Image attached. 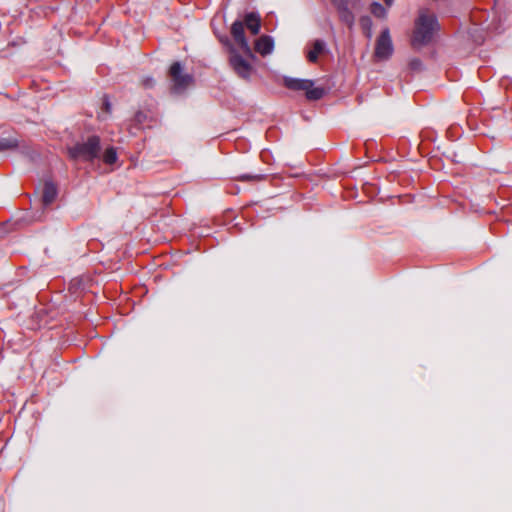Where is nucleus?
<instances>
[{
	"label": "nucleus",
	"mask_w": 512,
	"mask_h": 512,
	"mask_svg": "<svg viewBox=\"0 0 512 512\" xmlns=\"http://www.w3.org/2000/svg\"><path fill=\"white\" fill-rule=\"evenodd\" d=\"M422 63L419 59H413L410 61V67L413 70H419L421 69Z\"/></svg>",
	"instance_id": "20"
},
{
	"label": "nucleus",
	"mask_w": 512,
	"mask_h": 512,
	"mask_svg": "<svg viewBox=\"0 0 512 512\" xmlns=\"http://www.w3.org/2000/svg\"><path fill=\"white\" fill-rule=\"evenodd\" d=\"M384 1H385V3H386L388 6L392 5V2H393V0H384Z\"/></svg>",
	"instance_id": "23"
},
{
	"label": "nucleus",
	"mask_w": 512,
	"mask_h": 512,
	"mask_svg": "<svg viewBox=\"0 0 512 512\" xmlns=\"http://www.w3.org/2000/svg\"><path fill=\"white\" fill-rule=\"evenodd\" d=\"M334 7L342 5L346 3L348 0H330Z\"/></svg>",
	"instance_id": "22"
},
{
	"label": "nucleus",
	"mask_w": 512,
	"mask_h": 512,
	"mask_svg": "<svg viewBox=\"0 0 512 512\" xmlns=\"http://www.w3.org/2000/svg\"><path fill=\"white\" fill-rule=\"evenodd\" d=\"M244 26L253 34L257 35L261 28V18L258 13L250 12L244 17Z\"/></svg>",
	"instance_id": "10"
},
{
	"label": "nucleus",
	"mask_w": 512,
	"mask_h": 512,
	"mask_svg": "<svg viewBox=\"0 0 512 512\" xmlns=\"http://www.w3.org/2000/svg\"><path fill=\"white\" fill-rule=\"evenodd\" d=\"M324 50V42L316 40L313 44L312 49L308 52L307 58L310 62L315 63L318 60L319 55Z\"/></svg>",
	"instance_id": "12"
},
{
	"label": "nucleus",
	"mask_w": 512,
	"mask_h": 512,
	"mask_svg": "<svg viewBox=\"0 0 512 512\" xmlns=\"http://www.w3.org/2000/svg\"><path fill=\"white\" fill-rule=\"evenodd\" d=\"M147 120V114L143 111H138L136 114H135V121L138 123V124H144Z\"/></svg>",
	"instance_id": "18"
},
{
	"label": "nucleus",
	"mask_w": 512,
	"mask_h": 512,
	"mask_svg": "<svg viewBox=\"0 0 512 512\" xmlns=\"http://www.w3.org/2000/svg\"><path fill=\"white\" fill-rule=\"evenodd\" d=\"M335 8L338 12L340 21L346 24L349 29H352L355 23V16L351 9L349 8L348 1Z\"/></svg>",
	"instance_id": "9"
},
{
	"label": "nucleus",
	"mask_w": 512,
	"mask_h": 512,
	"mask_svg": "<svg viewBox=\"0 0 512 512\" xmlns=\"http://www.w3.org/2000/svg\"><path fill=\"white\" fill-rule=\"evenodd\" d=\"M371 13L377 18H385L387 15V11L384 6L378 2H373L371 4Z\"/></svg>",
	"instance_id": "15"
},
{
	"label": "nucleus",
	"mask_w": 512,
	"mask_h": 512,
	"mask_svg": "<svg viewBox=\"0 0 512 512\" xmlns=\"http://www.w3.org/2000/svg\"><path fill=\"white\" fill-rule=\"evenodd\" d=\"M284 86L293 91H304L308 100H320L325 95V89L314 87V81L309 79L284 78Z\"/></svg>",
	"instance_id": "3"
},
{
	"label": "nucleus",
	"mask_w": 512,
	"mask_h": 512,
	"mask_svg": "<svg viewBox=\"0 0 512 512\" xmlns=\"http://www.w3.org/2000/svg\"><path fill=\"white\" fill-rule=\"evenodd\" d=\"M393 50L389 29L385 28L376 40L374 56L379 60H387Z\"/></svg>",
	"instance_id": "5"
},
{
	"label": "nucleus",
	"mask_w": 512,
	"mask_h": 512,
	"mask_svg": "<svg viewBox=\"0 0 512 512\" xmlns=\"http://www.w3.org/2000/svg\"><path fill=\"white\" fill-rule=\"evenodd\" d=\"M438 28L437 18L427 11H421L415 24L412 44L414 46H423L428 44L433 37L434 31Z\"/></svg>",
	"instance_id": "1"
},
{
	"label": "nucleus",
	"mask_w": 512,
	"mask_h": 512,
	"mask_svg": "<svg viewBox=\"0 0 512 512\" xmlns=\"http://www.w3.org/2000/svg\"><path fill=\"white\" fill-rule=\"evenodd\" d=\"M103 106H104L105 112H107V113L111 112V103L107 96L104 97Z\"/></svg>",
	"instance_id": "21"
},
{
	"label": "nucleus",
	"mask_w": 512,
	"mask_h": 512,
	"mask_svg": "<svg viewBox=\"0 0 512 512\" xmlns=\"http://www.w3.org/2000/svg\"><path fill=\"white\" fill-rule=\"evenodd\" d=\"M57 197V187L53 182H46L43 188L42 203L44 206L50 205Z\"/></svg>",
	"instance_id": "11"
},
{
	"label": "nucleus",
	"mask_w": 512,
	"mask_h": 512,
	"mask_svg": "<svg viewBox=\"0 0 512 512\" xmlns=\"http://www.w3.org/2000/svg\"><path fill=\"white\" fill-rule=\"evenodd\" d=\"M100 148V138L93 135L86 142L69 147L68 154L74 160L93 161L99 156Z\"/></svg>",
	"instance_id": "2"
},
{
	"label": "nucleus",
	"mask_w": 512,
	"mask_h": 512,
	"mask_svg": "<svg viewBox=\"0 0 512 512\" xmlns=\"http://www.w3.org/2000/svg\"><path fill=\"white\" fill-rule=\"evenodd\" d=\"M169 76L176 91L186 89L193 82V77L190 74L183 72V67L180 62H174L171 65L169 69Z\"/></svg>",
	"instance_id": "4"
},
{
	"label": "nucleus",
	"mask_w": 512,
	"mask_h": 512,
	"mask_svg": "<svg viewBox=\"0 0 512 512\" xmlns=\"http://www.w3.org/2000/svg\"><path fill=\"white\" fill-rule=\"evenodd\" d=\"M142 86L144 88H152L154 86V80L151 77H146L142 80Z\"/></svg>",
	"instance_id": "19"
},
{
	"label": "nucleus",
	"mask_w": 512,
	"mask_h": 512,
	"mask_svg": "<svg viewBox=\"0 0 512 512\" xmlns=\"http://www.w3.org/2000/svg\"><path fill=\"white\" fill-rule=\"evenodd\" d=\"M360 26L364 32V34L368 37V38H371L372 36V20L370 17L368 16H362L360 18Z\"/></svg>",
	"instance_id": "13"
},
{
	"label": "nucleus",
	"mask_w": 512,
	"mask_h": 512,
	"mask_svg": "<svg viewBox=\"0 0 512 512\" xmlns=\"http://www.w3.org/2000/svg\"><path fill=\"white\" fill-rule=\"evenodd\" d=\"M231 35L240 49L246 55H251L252 51L244 33V23L240 20L235 21L231 26Z\"/></svg>",
	"instance_id": "7"
},
{
	"label": "nucleus",
	"mask_w": 512,
	"mask_h": 512,
	"mask_svg": "<svg viewBox=\"0 0 512 512\" xmlns=\"http://www.w3.org/2000/svg\"><path fill=\"white\" fill-rule=\"evenodd\" d=\"M230 53L229 61L233 70L239 77L248 80L253 70L251 64L239 55L233 47H230Z\"/></svg>",
	"instance_id": "6"
},
{
	"label": "nucleus",
	"mask_w": 512,
	"mask_h": 512,
	"mask_svg": "<svg viewBox=\"0 0 512 512\" xmlns=\"http://www.w3.org/2000/svg\"><path fill=\"white\" fill-rule=\"evenodd\" d=\"M18 147V141L14 138L0 139V151L12 150Z\"/></svg>",
	"instance_id": "14"
},
{
	"label": "nucleus",
	"mask_w": 512,
	"mask_h": 512,
	"mask_svg": "<svg viewBox=\"0 0 512 512\" xmlns=\"http://www.w3.org/2000/svg\"><path fill=\"white\" fill-rule=\"evenodd\" d=\"M239 181H249V182H257L263 179L262 175L258 174H242L236 177Z\"/></svg>",
	"instance_id": "17"
},
{
	"label": "nucleus",
	"mask_w": 512,
	"mask_h": 512,
	"mask_svg": "<svg viewBox=\"0 0 512 512\" xmlns=\"http://www.w3.org/2000/svg\"><path fill=\"white\" fill-rule=\"evenodd\" d=\"M254 48L262 56L271 54L274 49L273 38L268 35H262L256 40Z\"/></svg>",
	"instance_id": "8"
},
{
	"label": "nucleus",
	"mask_w": 512,
	"mask_h": 512,
	"mask_svg": "<svg viewBox=\"0 0 512 512\" xmlns=\"http://www.w3.org/2000/svg\"><path fill=\"white\" fill-rule=\"evenodd\" d=\"M103 161L108 165H112L117 161V152L113 147L105 150L103 154Z\"/></svg>",
	"instance_id": "16"
}]
</instances>
